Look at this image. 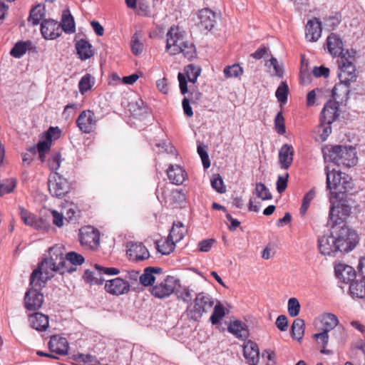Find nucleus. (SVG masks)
I'll use <instances>...</instances> for the list:
<instances>
[{"instance_id":"1","label":"nucleus","mask_w":365,"mask_h":365,"mask_svg":"<svg viewBox=\"0 0 365 365\" xmlns=\"http://www.w3.org/2000/svg\"><path fill=\"white\" fill-rule=\"evenodd\" d=\"M351 210L348 200L334 202L333 207H330L329 217L339 251L342 253L352 251L359 242L357 233L344 224Z\"/></svg>"},{"instance_id":"2","label":"nucleus","mask_w":365,"mask_h":365,"mask_svg":"<svg viewBox=\"0 0 365 365\" xmlns=\"http://www.w3.org/2000/svg\"><path fill=\"white\" fill-rule=\"evenodd\" d=\"M327 187L330 190L331 207H333L334 202L347 200L345 198V193L351 189V182L349 181L348 176L341 171L333 169L329 170L326 168Z\"/></svg>"},{"instance_id":"3","label":"nucleus","mask_w":365,"mask_h":365,"mask_svg":"<svg viewBox=\"0 0 365 365\" xmlns=\"http://www.w3.org/2000/svg\"><path fill=\"white\" fill-rule=\"evenodd\" d=\"M63 247L61 245H54L49 248L48 256L43 258L38 267L31 274H51L56 272L65 274L63 260Z\"/></svg>"},{"instance_id":"4","label":"nucleus","mask_w":365,"mask_h":365,"mask_svg":"<svg viewBox=\"0 0 365 365\" xmlns=\"http://www.w3.org/2000/svg\"><path fill=\"white\" fill-rule=\"evenodd\" d=\"M325 158L340 166L351 168L356 165L357 157L356 149L351 146L334 145L327 148Z\"/></svg>"},{"instance_id":"5","label":"nucleus","mask_w":365,"mask_h":365,"mask_svg":"<svg viewBox=\"0 0 365 365\" xmlns=\"http://www.w3.org/2000/svg\"><path fill=\"white\" fill-rule=\"evenodd\" d=\"M215 305L214 299L207 293H198L192 304L187 307V314L193 320H199L205 313L210 312Z\"/></svg>"},{"instance_id":"6","label":"nucleus","mask_w":365,"mask_h":365,"mask_svg":"<svg viewBox=\"0 0 365 365\" xmlns=\"http://www.w3.org/2000/svg\"><path fill=\"white\" fill-rule=\"evenodd\" d=\"M179 286V282L174 276L168 275L163 280L158 279L153 287L151 293L157 298L162 299L170 296Z\"/></svg>"},{"instance_id":"7","label":"nucleus","mask_w":365,"mask_h":365,"mask_svg":"<svg viewBox=\"0 0 365 365\" xmlns=\"http://www.w3.org/2000/svg\"><path fill=\"white\" fill-rule=\"evenodd\" d=\"M185 41L184 32L178 26H172L166 34L165 51L171 56L180 53V46Z\"/></svg>"},{"instance_id":"8","label":"nucleus","mask_w":365,"mask_h":365,"mask_svg":"<svg viewBox=\"0 0 365 365\" xmlns=\"http://www.w3.org/2000/svg\"><path fill=\"white\" fill-rule=\"evenodd\" d=\"M201 68L198 66L189 64L184 68V73H178V79L180 92L182 95L188 93L187 80L195 83L198 76L200 75Z\"/></svg>"},{"instance_id":"9","label":"nucleus","mask_w":365,"mask_h":365,"mask_svg":"<svg viewBox=\"0 0 365 365\" xmlns=\"http://www.w3.org/2000/svg\"><path fill=\"white\" fill-rule=\"evenodd\" d=\"M48 187L50 193L56 197H63L69 189L68 182L66 178L54 173L49 176Z\"/></svg>"},{"instance_id":"10","label":"nucleus","mask_w":365,"mask_h":365,"mask_svg":"<svg viewBox=\"0 0 365 365\" xmlns=\"http://www.w3.org/2000/svg\"><path fill=\"white\" fill-rule=\"evenodd\" d=\"M79 239L82 246L95 250L100 244V233L92 226H86L80 230Z\"/></svg>"},{"instance_id":"11","label":"nucleus","mask_w":365,"mask_h":365,"mask_svg":"<svg viewBox=\"0 0 365 365\" xmlns=\"http://www.w3.org/2000/svg\"><path fill=\"white\" fill-rule=\"evenodd\" d=\"M339 72L338 74L339 79L341 82H354L357 76L356 73V67L351 61L346 58L345 56H342L338 61Z\"/></svg>"},{"instance_id":"12","label":"nucleus","mask_w":365,"mask_h":365,"mask_svg":"<svg viewBox=\"0 0 365 365\" xmlns=\"http://www.w3.org/2000/svg\"><path fill=\"white\" fill-rule=\"evenodd\" d=\"M318 247L323 255L334 256L339 252L331 227L330 235H323L318 239Z\"/></svg>"},{"instance_id":"13","label":"nucleus","mask_w":365,"mask_h":365,"mask_svg":"<svg viewBox=\"0 0 365 365\" xmlns=\"http://www.w3.org/2000/svg\"><path fill=\"white\" fill-rule=\"evenodd\" d=\"M126 248V254L131 261H143L150 256L148 249L142 242H129Z\"/></svg>"},{"instance_id":"14","label":"nucleus","mask_w":365,"mask_h":365,"mask_svg":"<svg viewBox=\"0 0 365 365\" xmlns=\"http://www.w3.org/2000/svg\"><path fill=\"white\" fill-rule=\"evenodd\" d=\"M94 113L91 110L82 111L76 120L78 128L84 133H91L96 125Z\"/></svg>"},{"instance_id":"15","label":"nucleus","mask_w":365,"mask_h":365,"mask_svg":"<svg viewBox=\"0 0 365 365\" xmlns=\"http://www.w3.org/2000/svg\"><path fill=\"white\" fill-rule=\"evenodd\" d=\"M43 302V295L36 289H29L24 297V307L27 311H36Z\"/></svg>"},{"instance_id":"16","label":"nucleus","mask_w":365,"mask_h":365,"mask_svg":"<svg viewBox=\"0 0 365 365\" xmlns=\"http://www.w3.org/2000/svg\"><path fill=\"white\" fill-rule=\"evenodd\" d=\"M74 41L76 53L81 61H86L94 56L95 50L88 40L78 38V36H76Z\"/></svg>"},{"instance_id":"17","label":"nucleus","mask_w":365,"mask_h":365,"mask_svg":"<svg viewBox=\"0 0 365 365\" xmlns=\"http://www.w3.org/2000/svg\"><path fill=\"white\" fill-rule=\"evenodd\" d=\"M106 292L113 295H120L127 293L130 289L128 282L122 278L117 277L107 280L105 284Z\"/></svg>"},{"instance_id":"18","label":"nucleus","mask_w":365,"mask_h":365,"mask_svg":"<svg viewBox=\"0 0 365 365\" xmlns=\"http://www.w3.org/2000/svg\"><path fill=\"white\" fill-rule=\"evenodd\" d=\"M41 32L46 39H56L61 35L60 24L54 20H43L41 23Z\"/></svg>"},{"instance_id":"19","label":"nucleus","mask_w":365,"mask_h":365,"mask_svg":"<svg viewBox=\"0 0 365 365\" xmlns=\"http://www.w3.org/2000/svg\"><path fill=\"white\" fill-rule=\"evenodd\" d=\"M339 117V103L335 101H329L324 106L321 113L320 120L332 123Z\"/></svg>"},{"instance_id":"20","label":"nucleus","mask_w":365,"mask_h":365,"mask_svg":"<svg viewBox=\"0 0 365 365\" xmlns=\"http://www.w3.org/2000/svg\"><path fill=\"white\" fill-rule=\"evenodd\" d=\"M243 355L249 365H257L259 361L258 345L252 341H247L243 346Z\"/></svg>"},{"instance_id":"21","label":"nucleus","mask_w":365,"mask_h":365,"mask_svg":"<svg viewBox=\"0 0 365 365\" xmlns=\"http://www.w3.org/2000/svg\"><path fill=\"white\" fill-rule=\"evenodd\" d=\"M199 26L207 31H211L216 24V14L208 8L197 12Z\"/></svg>"},{"instance_id":"22","label":"nucleus","mask_w":365,"mask_h":365,"mask_svg":"<svg viewBox=\"0 0 365 365\" xmlns=\"http://www.w3.org/2000/svg\"><path fill=\"white\" fill-rule=\"evenodd\" d=\"M65 274L72 273L76 271V266L84 262V257L75 252H69L65 256L63 255Z\"/></svg>"},{"instance_id":"23","label":"nucleus","mask_w":365,"mask_h":365,"mask_svg":"<svg viewBox=\"0 0 365 365\" xmlns=\"http://www.w3.org/2000/svg\"><path fill=\"white\" fill-rule=\"evenodd\" d=\"M322 34V23L317 18L308 21L305 27V36L307 41H317Z\"/></svg>"},{"instance_id":"24","label":"nucleus","mask_w":365,"mask_h":365,"mask_svg":"<svg viewBox=\"0 0 365 365\" xmlns=\"http://www.w3.org/2000/svg\"><path fill=\"white\" fill-rule=\"evenodd\" d=\"M48 347L51 352L66 355L68 351V343L66 338L54 335L50 339Z\"/></svg>"},{"instance_id":"25","label":"nucleus","mask_w":365,"mask_h":365,"mask_svg":"<svg viewBox=\"0 0 365 365\" xmlns=\"http://www.w3.org/2000/svg\"><path fill=\"white\" fill-rule=\"evenodd\" d=\"M294 148L292 145L284 144L279 151V163L281 168L288 169L293 162Z\"/></svg>"},{"instance_id":"26","label":"nucleus","mask_w":365,"mask_h":365,"mask_svg":"<svg viewBox=\"0 0 365 365\" xmlns=\"http://www.w3.org/2000/svg\"><path fill=\"white\" fill-rule=\"evenodd\" d=\"M349 294L353 298L365 297V276L358 275L356 279L351 281L349 285Z\"/></svg>"},{"instance_id":"27","label":"nucleus","mask_w":365,"mask_h":365,"mask_svg":"<svg viewBox=\"0 0 365 365\" xmlns=\"http://www.w3.org/2000/svg\"><path fill=\"white\" fill-rule=\"evenodd\" d=\"M327 47L329 53L336 57L340 56L343 49V42L336 34H331L327 38Z\"/></svg>"},{"instance_id":"28","label":"nucleus","mask_w":365,"mask_h":365,"mask_svg":"<svg viewBox=\"0 0 365 365\" xmlns=\"http://www.w3.org/2000/svg\"><path fill=\"white\" fill-rule=\"evenodd\" d=\"M351 83L339 82L336 84L331 91V96L335 101L342 103L346 101L350 92L349 86Z\"/></svg>"},{"instance_id":"29","label":"nucleus","mask_w":365,"mask_h":365,"mask_svg":"<svg viewBox=\"0 0 365 365\" xmlns=\"http://www.w3.org/2000/svg\"><path fill=\"white\" fill-rule=\"evenodd\" d=\"M167 174L170 181L175 185H181L185 180V170L178 165H171L167 170Z\"/></svg>"},{"instance_id":"30","label":"nucleus","mask_w":365,"mask_h":365,"mask_svg":"<svg viewBox=\"0 0 365 365\" xmlns=\"http://www.w3.org/2000/svg\"><path fill=\"white\" fill-rule=\"evenodd\" d=\"M29 322L31 327L38 331H45L48 327V316L39 312L30 314Z\"/></svg>"},{"instance_id":"31","label":"nucleus","mask_w":365,"mask_h":365,"mask_svg":"<svg viewBox=\"0 0 365 365\" xmlns=\"http://www.w3.org/2000/svg\"><path fill=\"white\" fill-rule=\"evenodd\" d=\"M228 331L236 337L242 339H246L249 336L247 326L239 320L232 322L228 327Z\"/></svg>"},{"instance_id":"32","label":"nucleus","mask_w":365,"mask_h":365,"mask_svg":"<svg viewBox=\"0 0 365 365\" xmlns=\"http://www.w3.org/2000/svg\"><path fill=\"white\" fill-rule=\"evenodd\" d=\"M187 231V228L181 222H175L168 236L176 243L184 237Z\"/></svg>"},{"instance_id":"33","label":"nucleus","mask_w":365,"mask_h":365,"mask_svg":"<svg viewBox=\"0 0 365 365\" xmlns=\"http://www.w3.org/2000/svg\"><path fill=\"white\" fill-rule=\"evenodd\" d=\"M44 16V7L41 6V5H37L31 10L28 21L33 26H36L41 23L42 21H43V19Z\"/></svg>"},{"instance_id":"34","label":"nucleus","mask_w":365,"mask_h":365,"mask_svg":"<svg viewBox=\"0 0 365 365\" xmlns=\"http://www.w3.org/2000/svg\"><path fill=\"white\" fill-rule=\"evenodd\" d=\"M31 41H20L15 43L14 47L11 48L10 51L11 56L16 58H20L22 57L27 50L30 48V46H31Z\"/></svg>"},{"instance_id":"35","label":"nucleus","mask_w":365,"mask_h":365,"mask_svg":"<svg viewBox=\"0 0 365 365\" xmlns=\"http://www.w3.org/2000/svg\"><path fill=\"white\" fill-rule=\"evenodd\" d=\"M156 247L157 250L160 252L161 255H167L174 250L175 242L168 236L164 240L158 241L156 242Z\"/></svg>"},{"instance_id":"36","label":"nucleus","mask_w":365,"mask_h":365,"mask_svg":"<svg viewBox=\"0 0 365 365\" xmlns=\"http://www.w3.org/2000/svg\"><path fill=\"white\" fill-rule=\"evenodd\" d=\"M304 334V321L300 318L294 320L291 328V334L293 339L301 340Z\"/></svg>"},{"instance_id":"37","label":"nucleus","mask_w":365,"mask_h":365,"mask_svg":"<svg viewBox=\"0 0 365 365\" xmlns=\"http://www.w3.org/2000/svg\"><path fill=\"white\" fill-rule=\"evenodd\" d=\"M120 274V269L115 267H107L99 264H95L93 268L86 269L83 274Z\"/></svg>"},{"instance_id":"38","label":"nucleus","mask_w":365,"mask_h":365,"mask_svg":"<svg viewBox=\"0 0 365 365\" xmlns=\"http://www.w3.org/2000/svg\"><path fill=\"white\" fill-rule=\"evenodd\" d=\"M186 196L182 189L173 190L170 194L166 197V201H169L171 204L180 205L185 202Z\"/></svg>"},{"instance_id":"39","label":"nucleus","mask_w":365,"mask_h":365,"mask_svg":"<svg viewBox=\"0 0 365 365\" xmlns=\"http://www.w3.org/2000/svg\"><path fill=\"white\" fill-rule=\"evenodd\" d=\"M141 38L142 34L140 31H135L131 38V50L135 56L141 54L143 50V43L140 41Z\"/></svg>"},{"instance_id":"40","label":"nucleus","mask_w":365,"mask_h":365,"mask_svg":"<svg viewBox=\"0 0 365 365\" xmlns=\"http://www.w3.org/2000/svg\"><path fill=\"white\" fill-rule=\"evenodd\" d=\"M60 28L61 31L63 30L66 34H71L75 32L76 26L74 19L70 14L68 15L65 14H63Z\"/></svg>"},{"instance_id":"41","label":"nucleus","mask_w":365,"mask_h":365,"mask_svg":"<svg viewBox=\"0 0 365 365\" xmlns=\"http://www.w3.org/2000/svg\"><path fill=\"white\" fill-rule=\"evenodd\" d=\"M53 276V275H31L30 284L32 287L31 289H36L37 291L40 292L46 285V282L51 279Z\"/></svg>"},{"instance_id":"42","label":"nucleus","mask_w":365,"mask_h":365,"mask_svg":"<svg viewBox=\"0 0 365 365\" xmlns=\"http://www.w3.org/2000/svg\"><path fill=\"white\" fill-rule=\"evenodd\" d=\"M95 83L94 78L89 73L84 75L78 83L79 91L84 95L87 91L91 89Z\"/></svg>"},{"instance_id":"43","label":"nucleus","mask_w":365,"mask_h":365,"mask_svg":"<svg viewBox=\"0 0 365 365\" xmlns=\"http://www.w3.org/2000/svg\"><path fill=\"white\" fill-rule=\"evenodd\" d=\"M212 308L213 312L210 316V321L212 324H217L225 315V307L218 302Z\"/></svg>"},{"instance_id":"44","label":"nucleus","mask_w":365,"mask_h":365,"mask_svg":"<svg viewBox=\"0 0 365 365\" xmlns=\"http://www.w3.org/2000/svg\"><path fill=\"white\" fill-rule=\"evenodd\" d=\"M128 108L132 115L136 117L140 116L147 110V108L145 106V103L141 99H138L135 102L130 103Z\"/></svg>"},{"instance_id":"45","label":"nucleus","mask_w":365,"mask_h":365,"mask_svg":"<svg viewBox=\"0 0 365 365\" xmlns=\"http://www.w3.org/2000/svg\"><path fill=\"white\" fill-rule=\"evenodd\" d=\"M19 209L21 218L26 225L34 227L38 226V222L34 215L31 214L21 206H19Z\"/></svg>"},{"instance_id":"46","label":"nucleus","mask_w":365,"mask_h":365,"mask_svg":"<svg viewBox=\"0 0 365 365\" xmlns=\"http://www.w3.org/2000/svg\"><path fill=\"white\" fill-rule=\"evenodd\" d=\"M180 53H182L188 60L194 58L196 56L194 44L188 41H185L183 44L180 46Z\"/></svg>"},{"instance_id":"47","label":"nucleus","mask_w":365,"mask_h":365,"mask_svg":"<svg viewBox=\"0 0 365 365\" xmlns=\"http://www.w3.org/2000/svg\"><path fill=\"white\" fill-rule=\"evenodd\" d=\"M223 73L226 78H237L242 75L243 68L239 64L235 63L226 66Z\"/></svg>"},{"instance_id":"48","label":"nucleus","mask_w":365,"mask_h":365,"mask_svg":"<svg viewBox=\"0 0 365 365\" xmlns=\"http://www.w3.org/2000/svg\"><path fill=\"white\" fill-rule=\"evenodd\" d=\"M322 323L324 327V330L329 331L336 327L338 324V319L336 315L331 313H327L322 317Z\"/></svg>"},{"instance_id":"49","label":"nucleus","mask_w":365,"mask_h":365,"mask_svg":"<svg viewBox=\"0 0 365 365\" xmlns=\"http://www.w3.org/2000/svg\"><path fill=\"white\" fill-rule=\"evenodd\" d=\"M289 88L286 82L282 81L278 86L275 96L280 103L284 104L287 101Z\"/></svg>"},{"instance_id":"50","label":"nucleus","mask_w":365,"mask_h":365,"mask_svg":"<svg viewBox=\"0 0 365 365\" xmlns=\"http://www.w3.org/2000/svg\"><path fill=\"white\" fill-rule=\"evenodd\" d=\"M316 192L314 188L311 189L307 192L302 200V204L300 207L299 212L302 216H304L307 210L309 209L310 202L315 197Z\"/></svg>"},{"instance_id":"51","label":"nucleus","mask_w":365,"mask_h":365,"mask_svg":"<svg viewBox=\"0 0 365 365\" xmlns=\"http://www.w3.org/2000/svg\"><path fill=\"white\" fill-rule=\"evenodd\" d=\"M255 194L257 197L262 200L272 199V194L264 183L258 182L255 187Z\"/></svg>"},{"instance_id":"52","label":"nucleus","mask_w":365,"mask_h":365,"mask_svg":"<svg viewBox=\"0 0 365 365\" xmlns=\"http://www.w3.org/2000/svg\"><path fill=\"white\" fill-rule=\"evenodd\" d=\"M331 123L322 122V120H320V124L317 128V133L319 134L322 141L326 140L331 133Z\"/></svg>"},{"instance_id":"53","label":"nucleus","mask_w":365,"mask_h":365,"mask_svg":"<svg viewBox=\"0 0 365 365\" xmlns=\"http://www.w3.org/2000/svg\"><path fill=\"white\" fill-rule=\"evenodd\" d=\"M334 274H356L351 266L339 261L334 262Z\"/></svg>"},{"instance_id":"54","label":"nucleus","mask_w":365,"mask_h":365,"mask_svg":"<svg viewBox=\"0 0 365 365\" xmlns=\"http://www.w3.org/2000/svg\"><path fill=\"white\" fill-rule=\"evenodd\" d=\"M300 307V304L297 298L292 297L288 300V313L292 317H295L299 315Z\"/></svg>"},{"instance_id":"55","label":"nucleus","mask_w":365,"mask_h":365,"mask_svg":"<svg viewBox=\"0 0 365 365\" xmlns=\"http://www.w3.org/2000/svg\"><path fill=\"white\" fill-rule=\"evenodd\" d=\"M212 187L217 192L223 193L225 192L223 180L219 174H215L211 178Z\"/></svg>"},{"instance_id":"56","label":"nucleus","mask_w":365,"mask_h":365,"mask_svg":"<svg viewBox=\"0 0 365 365\" xmlns=\"http://www.w3.org/2000/svg\"><path fill=\"white\" fill-rule=\"evenodd\" d=\"M16 187V181L14 179H8L0 182V195L11 192Z\"/></svg>"},{"instance_id":"57","label":"nucleus","mask_w":365,"mask_h":365,"mask_svg":"<svg viewBox=\"0 0 365 365\" xmlns=\"http://www.w3.org/2000/svg\"><path fill=\"white\" fill-rule=\"evenodd\" d=\"M274 127L276 131L279 134L283 135L285 133L286 128L284 124V118L281 111L278 112L274 118Z\"/></svg>"},{"instance_id":"58","label":"nucleus","mask_w":365,"mask_h":365,"mask_svg":"<svg viewBox=\"0 0 365 365\" xmlns=\"http://www.w3.org/2000/svg\"><path fill=\"white\" fill-rule=\"evenodd\" d=\"M61 165V154L55 153L48 158V165L51 170H57Z\"/></svg>"},{"instance_id":"59","label":"nucleus","mask_w":365,"mask_h":365,"mask_svg":"<svg viewBox=\"0 0 365 365\" xmlns=\"http://www.w3.org/2000/svg\"><path fill=\"white\" fill-rule=\"evenodd\" d=\"M341 22V15L338 13L334 16H329L325 21L327 26L330 28L331 30H334Z\"/></svg>"},{"instance_id":"60","label":"nucleus","mask_w":365,"mask_h":365,"mask_svg":"<svg viewBox=\"0 0 365 365\" xmlns=\"http://www.w3.org/2000/svg\"><path fill=\"white\" fill-rule=\"evenodd\" d=\"M327 330H323V331L317 334H314L313 337L316 339L318 344L322 346H327L329 341V334Z\"/></svg>"},{"instance_id":"61","label":"nucleus","mask_w":365,"mask_h":365,"mask_svg":"<svg viewBox=\"0 0 365 365\" xmlns=\"http://www.w3.org/2000/svg\"><path fill=\"white\" fill-rule=\"evenodd\" d=\"M197 153L202 160L204 168H208L210 166V162L205 148L202 145H199L197 146Z\"/></svg>"},{"instance_id":"62","label":"nucleus","mask_w":365,"mask_h":365,"mask_svg":"<svg viewBox=\"0 0 365 365\" xmlns=\"http://www.w3.org/2000/svg\"><path fill=\"white\" fill-rule=\"evenodd\" d=\"M289 175L286 173L285 175H279L277 180V190L279 193L283 192L287 187Z\"/></svg>"},{"instance_id":"63","label":"nucleus","mask_w":365,"mask_h":365,"mask_svg":"<svg viewBox=\"0 0 365 365\" xmlns=\"http://www.w3.org/2000/svg\"><path fill=\"white\" fill-rule=\"evenodd\" d=\"M83 278L86 282L91 285L101 284L104 281L101 275H83Z\"/></svg>"},{"instance_id":"64","label":"nucleus","mask_w":365,"mask_h":365,"mask_svg":"<svg viewBox=\"0 0 365 365\" xmlns=\"http://www.w3.org/2000/svg\"><path fill=\"white\" fill-rule=\"evenodd\" d=\"M313 75L317 77L327 78L329 75V69L325 66H315L312 70Z\"/></svg>"}]
</instances>
